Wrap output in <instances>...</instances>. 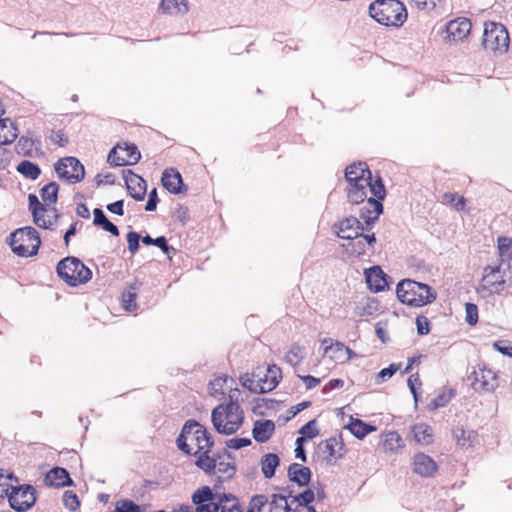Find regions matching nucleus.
<instances>
[{
    "label": "nucleus",
    "mask_w": 512,
    "mask_h": 512,
    "mask_svg": "<svg viewBox=\"0 0 512 512\" xmlns=\"http://www.w3.org/2000/svg\"><path fill=\"white\" fill-rule=\"evenodd\" d=\"M396 296L402 304L417 308L433 303L437 292L426 283L407 278L397 283Z\"/></svg>",
    "instance_id": "1"
},
{
    "label": "nucleus",
    "mask_w": 512,
    "mask_h": 512,
    "mask_svg": "<svg viewBox=\"0 0 512 512\" xmlns=\"http://www.w3.org/2000/svg\"><path fill=\"white\" fill-rule=\"evenodd\" d=\"M59 184L51 181L40 189V196L43 203L40 202L36 194L28 195V209L32 215L33 223L42 229H52V220H46L45 213L49 211L48 207L58 201Z\"/></svg>",
    "instance_id": "2"
},
{
    "label": "nucleus",
    "mask_w": 512,
    "mask_h": 512,
    "mask_svg": "<svg viewBox=\"0 0 512 512\" xmlns=\"http://www.w3.org/2000/svg\"><path fill=\"white\" fill-rule=\"evenodd\" d=\"M244 419V411L239 402L221 403L211 413L215 431L226 436L235 434L243 425Z\"/></svg>",
    "instance_id": "3"
},
{
    "label": "nucleus",
    "mask_w": 512,
    "mask_h": 512,
    "mask_svg": "<svg viewBox=\"0 0 512 512\" xmlns=\"http://www.w3.org/2000/svg\"><path fill=\"white\" fill-rule=\"evenodd\" d=\"M371 18L385 26L400 27L407 20L405 5L399 0H375L368 8Z\"/></svg>",
    "instance_id": "4"
},
{
    "label": "nucleus",
    "mask_w": 512,
    "mask_h": 512,
    "mask_svg": "<svg viewBox=\"0 0 512 512\" xmlns=\"http://www.w3.org/2000/svg\"><path fill=\"white\" fill-rule=\"evenodd\" d=\"M7 243L14 254L20 257H32L38 254L41 237L34 227L25 226L10 233Z\"/></svg>",
    "instance_id": "5"
},
{
    "label": "nucleus",
    "mask_w": 512,
    "mask_h": 512,
    "mask_svg": "<svg viewBox=\"0 0 512 512\" xmlns=\"http://www.w3.org/2000/svg\"><path fill=\"white\" fill-rule=\"evenodd\" d=\"M58 277L70 287H77L89 282L92 271L79 258L67 256L61 259L56 266Z\"/></svg>",
    "instance_id": "6"
},
{
    "label": "nucleus",
    "mask_w": 512,
    "mask_h": 512,
    "mask_svg": "<svg viewBox=\"0 0 512 512\" xmlns=\"http://www.w3.org/2000/svg\"><path fill=\"white\" fill-rule=\"evenodd\" d=\"M3 498L7 497L9 507L15 512L31 510L38 499V493L32 484L6 485L1 490Z\"/></svg>",
    "instance_id": "7"
},
{
    "label": "nucleus",
    "mask_w": 512,
    "mask_h": 512,
    "mask_svg": "<svg viewBox=\"0 0 512 512\" xmlns=\"http://www.w3.org/2000/svg\"><path fill=\"white\" fill-rule=\"evenodd\" d=\"M509 44L510 36L505 25L494 21L484 23L482 46L485 50L504 54L508 51Z\"/></svg>",
    "instance_id": "8"
},
{
    "label": "nucleus",
    "mask_w": 512,
    "mask_h": 512,
    "mask_svg": "<svg viewBox=\"0 0 512 512\" xmlns=\"http://www.w3.org/2000/svg\"><path fill=\"white\" fill-rule=\"evenodd\" d=\"M55 172L59 179L69 184H76L85 178V168L78 158L68 156L59 159L54 164Z\"/></svg>",
    "instance_id": "9"
},
{
    "label": "nucleus",
    "mask_w": 512,
    "mask_h": 512,
    "mask_svg": "<svg viewBox=\"0 0 512 512\" xmlns=\"http://www.w3.org/2000/svg\"><path fill=\"white\" fill-rule=\"evenodd\" d=\"M318 450L325 455L323 456V460L326 465H333L335 461L341 459L346 452L342 435L339 434L338 436H333L320 442Z\"/></svg>",
    "instance_id": "10"
},
{
    "label": "nucleus",
    "mask_w": 512,
    "mask_h": 512,
    "mask_svg": "<svg viewBox=\"0 0 512 512\" xmlns=\"http://www.w3.org/2000/svg\"><path fill=\"white\" fill-rule=\"evenodd\" d=\"M468 380L475 391L492 392L498 386L496 373L485 367L472 371L468 375Z\"/></svg>",
    "instance_id": "11"
},
{
    "label": "nucleus",
    "mask_w": 512,
    "mask_h": 512,
    "mask_svg": "<svg viewBox=\"0 0 512 512\" xmlns=\"http://www.w3.org/2000/svg\"><path fill=\"white\" fill-rule=\"evenodd\" d=\"M334 233L341 239L354 240L363 235L362 222L355 216L345 217L333 224Z\"/></svg>",
    "instance_id": "12"
},
{
    "label": "nucleus",
    "mask_w": 512,
    "mask_h": 512,
    "mask_svg": "<svg viewBox=\"0 0 512 512\" xmlns=\"http://www.w3.org/2000/svg\"><path fill=\"white\" fill-rule=\"evenodd\" d=\"M364 275L367 287L374 293L388 290L393 282L392 278L377 265L365 269Z\"/></svg>",
    "instance_id": "13"
},
{
    "label": "nucleus",
    "mask_w": 512,
    "mask_h": 512,
    "mask_svg": "<svg viewBox=\"0 0 512 512\" xmlns=\"http://www.w3.org/2000/svg\"><path fill=\"white\" fill-rule=\"evenodd\" d=\"M122 177L129 196L135 201H143L147 193L146 180L131 169H123Z\"/></svg>",
    "instance_id": "14"
},
{
    "label": "nucleus",
    "mask_w": 512,
    "mask_h": 512,
    "mask_svg": "<svg viewBox=\"0 0 512 512\" xmlns=\"http://www.w3.org/2000/svg\"><path fill=\"white\" fill-rule=\"evenodd\" d=\"M471 28L472 23L466 17L451 20L445 25L444 39L448 42L463 41L470 34Z\"/></svg>",
    "instance_id": "15"
},
{
    "label": "nucleus",
    "mask_w": 512,
    "mask_h": 512,
    "mask_svg": "<svg viewBox=\"0 0 512 512\" xmlns=\"http://www.w3.org/2000/svg\"><path fill=\"white\" fill-rule=\"evenodd\" d=\"M364 186L369 188L371 194L373 195L372 197L368 198V204H375L376 207H378L377 211L383 212V200L387 195V191L381 175L377 173L375 176H373L372 172L370 171V179L369 181L365 182Z\"/></svg>",
    "instance_id": "16"
},
{
    "label": "nucleus",
    "mask_w": 512,
    "mask_h": 512,
    "mask_svg": "<svg viewBox=\"0 0 512 512\" xmlns=\"http://www.w3.org/2000/svg\"><path fill=\"white\" fill-rule=\"evenodd\" d=\"M161 184L169 193L174 195L186 193L188 190L182 175L175 168H167L163 171Z\"/></svg>",
    "instance_id": "17"
},
{
    "label": "nucleus",
    "mask_w": 512,
    "mask_h": 512,
    "mask_svg": "<svg viewBox=\"0 0 512 512\" xmlns=\"http://www.w3.org/2000/svg\"><path fill=\"white\" fill-rule=\"evenodd\" d=\"M44 484L48 487L63 488L75 486L74 480L71 478L66 468L55 466L51 468L44 477Z\"/></svg>",
    "instance_id": "18"
},
{
    "label": "nucleus",
    "mask_w": 512,
    "mask_h": 512,
    "mask_svg": "<svg viewBox=\"0 0 512 512\" xmlns=\"http://www.w3.org/2000/svg\"><path fill=\"white\" fill-rule=\"evenodd\" d=\"M413 472L425 478H432L438 471V464L429 455L418 452L413 456Z\"/></svg>",
    "instance_id": "19"
},
{
    "label": "nucleus",
    "mask_w": 512,
    "mask_h": 512,
    "mask_svg": "<svg viewBox=\"0 0 512 512\" xmlns=\"http://www.w3.org/2000/svg\"><path fill=\"white\" fill-rule=\"evenodd\" d=\"M345 179L347 187L365 185V182L370 179V169L367 163L358 162L348 165L345 169Z\"/></svg>",
    "instance_id": "20"
},
{
    "label": "nucleus",
    "mask_w": 512,
    "mask_h": 512,
    "mask_svg": "<svg viewBox=\"0 0 512 512\" xmlns=\"http://www.w3.org/2000/svg\"><path fill=\"white\" fill-rule=\"evenodd\" d=\"M223 482V477L217 476V480L213 488L205 485L195 490L191 496L192 503L196 506L219 500L221 493L217 490L221 488Z\"/></svg>",
    "instance_id": "21"
},
{
    "label": "nucleus",
    "mask_w": 512,
    "mask_h": 512,
    "mask_svg": "<svg viewBox=\"0 0 512 512\" xmlns=\"http://www.w3.org/2000/svg\"><path fill=\"white\" fill-rule=\"evenodd\" d=\"M288 479L299 487L308 486L312 480V471L309 467L292 463L288 467Z\"/></svg>",
    "instance_id": "22"
},
{
    "label": "nucleus",
    "mask_w": 512,
    "mask_h": 512,
    "mask_svg": "<svg viewBox=\"0 0 512 512\" xmlns=\"http://www.w3.org/2000/svg\"><path fill=\"white\" fill-rule=\"evenodd\" d=\"M275 423L269 419L256 420L252 428V437L258 443H265L273 436Z\"/></svg>",
    "instance_id": "23"
},
{
    "label": "nucleus",
    "mask_w": 512,
    "mask_h": 512,
    "mask_svg": "<svg viewBox=\"0 0 512 512\" xmlns=\"http://www.w3.org/2000/svg\"><path fill=\"white\" fill-rule=\"evenodd\" d=\"M346 429H348L354 437L362 440L370 433L376 431L377 427L359 418L351 417Z\"/></svg>",
    "instance_id": "24"
},
{
    "label": "nucleus",
    "mask_w": 512,
    "mask_h": 512,
    "mask_svg": "<svg viewBox=\"0 0 512 512\" xmlns=\"http://www.w3.org/2000/svg\"><path fill=\"white\" fill-rule=\"evenodd\" d=\"M143 283L138 279L129 284L128 289L122 293V306L128 312H133L137 309V295Z\"/></svg>",
    "instance_id": "25"
},
{
    "label": "nucleus",
    "mask_w": 512,
    "mask_h": 512,
    "mask_svg": "<svg viewBox=\"0 0 512 512\" xmlns=\"http://www.w3.org/2000/svg\"><path fill=\"white\" fill-rule=\"evenodd\" d=\"M501 267L488 265L484 268L483 280L486 281L490 286L495 288V291L499 293L504 289L505 279L503 275H500Z\"/></svg>",
    "instance_id": "26"
},
{
    "label": "nucleus",
    "mask_w": 512,
    "mask_h": 512,
    "mask_svg": "<svg viewBox=\"0 0 512 512\" xmlns=\"http://www.w3.org/2000/svg\"><path fill=\"white\" fill-rule=\"evenodd\" d=\"M18 136V129L9 118H0V146L13 143Z\"/></svg>",
    "instance_id": "27"
},
{
    "label": "nucleus",
    "mask_w": 512,
    "mask_h": 512,
    "mask_svg": "<svg viewBox=\"0 0 512 512\" xmlns=\"http://www.w3.org/2000/svg\"><path fill=\"white\" fill-rule=\"evenodd\" d=\"M219 512H244L239 498L228 492H222L218 500Z\"/></svg>",
    "instance_id": "28"
},
{
    "label": "nucleus",
    "mask_w": 512,
    "mask_h": 512,
    "mask_svg": "<svg viewBox=\"0 0 512 512\" xmlns=\"http://www.w3.org/2000/svg\"><path fill=\"white\" fill-rule=\"evenodd\" d=\"M281 460L276 453H266L262 456L260 464L263 476L271 479L275 476L277 468L280 466Z\"/></svg>",
    "instance_id": "29"
},
{
    "label": "nucleus",
    "mask_w": 512,
    "mask_h": 512,
    "mask_svg": "<svg viewBox=\"0 0 512 512\" xmlns=\"http://www.w3.org/2000/svg\"><path fill=\"white\" fill-rule=\"evenodd\" d=\"M32 137L21 136L15 146L16 153L24 157L39 158L43 156V151H39V148L33 149Z\"/></svg>",
    "instance_id": "30"
},
{
    "label": "nucleus",
    "mask_w": 512,
    "mask_h": 512,
    "mask_svg": "<svg viewBox=\"0 0 512 512\" xmlns=\"http://www.w3.org/2000/svg\"><path fill=\"white\" fill-rule=\"evenodd\" d=\"M412 433L417 443L429 445L433 442V428L426 423H417L412 426Z\"/></svg>",
    "instance_id": "31"
},
{
    "label": "nucleus",
    "mask_w": 512,
    "mask_h": 512,
    "mask_svg": "<svg viewBox=\"0 0 512 512\" xmlns=\"http://www.w3.org/2000/svg\"><path fill=\"white\" fill-rule=\"evenodd\" d=\"M159 11L165 14H178L188 12L187 0H161L159 4Z\"/></svg>",
    "instance_id": "32"
},
{
    "label": "nucleus",
    "mask_w": 512,
    "mask_h": 512,
    "mask_svg": "<svg viewBox=\"0 0 512 512\" xmlns=\"http://www.w3.org/2000/svg\"><path fill=\"white\" fill-rule=\"evenodd\" d=\"M193 457L196 458V466L203 470L208 476H214L216 474L217 462H215V459L212 458L210 454L203 452L195 454L194 452Z\"/></svg>",
    "instance_id": "33"
},
{
    "label": "nucleus",
    "mask_w": 512,
    "mask_h": 512,
    "mask_svg": "<svg viewBox=\"0 0 512 512\" xmlns=\"http://www.w3.org/2000/svg\"><path fill=\"white\" fill-rule=\"evenodd\" d=\"M18 173L29 180H36L41 175V168L30 160H22L16 167Z\"/></svg>",
    "instance_id": "34"
},
{
    "label": "nucleus",
    "mask_w": 512,
    "mask_h": 512,
    "mask_svg": "<svg viewBox=\"0 0 512 512\" xmlns=\"http://www.w3.org/2000/svg\"><path fill=\"white\" fill-rule=\"evenodd\" d=\"M347 200L353 205L363 203L367 198V188L363 184L345 188Z\"/></svg>",
    "instance_id": "35"
},
{
    "label": "nucleus",
    "mask_w": 512,
    "mask_h": 512,
    "mask_svg": "<svg viewBox=\"0 0 512 512\" xmlns=\"http://www.w3.org/2000/svg\"><path fill=\"white\" fill-rule=\"evenodd\" d=\"M453 439L459 446H471L472 442L476 438L474 431H466L463 426H456L452 430Z\"/></svg>",
    "instance_id": "36"
},
{
    "label": "nucleus",
    "mask_w": 512,
    "mask_h": 512,
    "mask_svg": "<svg viewBox=\"0 0 512 512\" xmlns=\"http://www.w3.org/2000/svg\"><path fill=\"white\" fill-rule=\"evenodd\" d=\"M254 377H256L255 373H252L251 375L246 373L244 375H242L239 379L240 381V384L246 388L247 390H249L251 393H254V394H265L267 393V390H266V386L260 384V383H257L255 380H254Z\"/></svg>",
    "instance_id": "37"
},
{
    "label": "nucleus",
    "mask_w": 512,
    "mask_h": 512,
    "mask_svg": "<svg viewBox=\"0 0 512 512\" xmlns=\"http://www.w3.org/2000/svg\"><path fill=\"white\" fill-rule=\"evenodd\" d=\"M455 397V391L453 389H448L447 391H443L438 396L433 398L430 403L427 405L429 411H435L439 408L445 407L448 405L451 400Z\"/></svg>",
    "instance_id": "38"
},
{
    "label": "nucleus",
    "mask_w": 512,
    "mask_h": 512,
    "mask_svg": "<svg viewBox=\"0 0 512 512\" xmlns=\"http://www.w3.org/2000/svg\"><path fill=\"white\" fill-rule=\"evenodd\" d=\"M304 347L298 343H293L285 356L286 362L291 366H297L302 360H304Z\"/></svg>",
    "instance_id": "39"
},
{
    "label": "nucleus",
    "mask_w": 512,
    "mask_h": 512,
    "mask_svg": "<svg viewBox=\"0 0 512 512\" xmlns=\"http://www.w3.org/2000/svg\"><path fill=\"white\" fill-rule=\"evenodd\" d=\"M383 446L386 451L395 452L403 446V440L396 431H390L385 435Z\"/></svg>",
    "instance_id": "40"
},
{
    "label": "nucleus",
    "mask_w": 512,
    "mask_h": 512,
    "mask_svg": "<svg viewBox=\"0 0 512 512\" xmlns=\"http://www.w3.org/2000/svg\"><path fill=\"white\" fill-rule=\"evenodd\" d=\"M121 150L126 152V157H127L126 160L128 162L127 163L128 166L135 165L140 161L141 153L136 144L130 143V142H124L122 144Z\"/></svg>",
    "instance_id": "41"
},
{
    "label": "nucleus",
    "mask_w": 512,
    "mask_h": 512,
    "mask_svg": "<svg viewBox=\"0 0 512 512\" xmlns=\"http://www.w3.org/2000/svg\"><path fill=\"white\" fill-rule=\"evenodd\" d=\"M266 376L269 380V386L266 387L267 393L274 390L282 379L281 369L275 365H268Z\"/></svg>",
    "instance_id": "42"
},
{
    "label": "nucleus",
    "mask_w": 512,
    "mask_h": 512,
    "mask_svg": "<svg viewBox=\"0 0 512 512\" xmlns=\"http://www.w3.org/2000/svg\"><path fill=\"white\" fill-rule=\"evenodd\" d=\"M63 505L66 509H68L70 512H76L81 505L80 499L78 495L72 491V490H66L63 493Z\"/></svg>",
    "instance_id": "43"
},
{
    "label": "nucleus",
    "mask_w": 512,
    "mask_h": 512,
    "mask_svg": "<svg viewBox=\"0 0 512 512\" xmlns=\"http://www.w3.org/2000/svg\"><path fill=\"white\" fill-rule=\"evenodd\" d=\"M113 512H142V508L133 500L122 498L116 502Z\"/></svg>",
    "instance_id": "44"
},
{
    "label": "nucleus",
    "mask_w": 512,
    "mask_h": 512,
    "mask_svg": "<svg viewBox=\"0 0 512 512\" xmlns=\"http://www.w3.org/2000/svg\"><path fill=\"white\" fill-rule=\"evenodd\" d=\"M315 501V492L312 488H307L304 491L298 493L293 497L292 502H298L299 506H304L308 509L309 506H312L311 503Z\"/></svg>",
    "instance_id": "45"
},
{
    "label": "nucleus",
    "mask_w": 512,
    "mask_h": 512,
    "mask_svg": "<svg viewBox=\"0 0 512 512\" xmlns=\"http://www.w3.org/2000/svg\"><path fill=\"white\" fill-rule=\"evenodd\" d=\"M269 504L270 499L264 494H255L251 497L247 510H251L253 512H262L264 507Z\"/></svg>",
    "instance_id": "46"
},
{
    "label": "nucleus",
    "mask_w": 512,
    "mask_h": 512,
    "mask_svg": "<svg viewBox=\"0 0 512 512\" xmlns=\"http://www.w3.org/2000/svg\"><path fill=\"white\" fill-rule=\"evenodd\" d=\"M348 241L349 243L345 246V248L350 255L358 257L366 253V243L362 238Z\"/></svg>",
    "instance_id": "47"
},
{
    "label": "nucleus",
    "mask_w": 512,
    "mask_h": 512,
    "mask_svg": "<svg viewBox=\"0 0 512 512\" xmlns=\"http://www.w3.org/2000/svg\"><path fill=\"white\" fill-rule=\"evenodd\" d=\"M118 149H122L121 143H118L109 151L107 162L114 167L128 166L126 158L119 156L117 152Z\"/></svg>",
    "instance_id": "48"
},
{
    "label": "nucleus",
    "mask_w": 512,
    "mask_h": 512,
    "mask_svg": "<svg viewBox=\"0 0 512 512\" xmlns=\"http://www.w3.org/2000/svg\"><path fill=\"white\" fill-rule=\"evenodd\" d=\"M345 345L342 342L336 341L330 343L324 348V353H330V357L343 362Z\"/></svg>",
    "instance_id": "49"
},
{
    "label": "nucleus",
    "mask_w": 512,
    "mask_h": 512,
    "mask_svg": "<svg viewBox=\"0 0 512 512\" xmlns=\"http://www.w3.org/2000/svg\"><path fill=\"white\" fill-rule=\"evenodd\" d=\"M298 433L309 440L317 437L320 433V430L317 428V419L314 418L308 421L299 429Z\"/></svg>",
    "instance_id": "50"
},
{
    "label": "nucleus",
    "mask_w": 512,
    "mask_h": 512,
    "mask_svg": "<svg viewBox=\"0 0 512 512\" xmlns=\"http://www.w3.org/2000/svg\"><path fill=\"white\" fill-rule=\"evenodd\" d=\"M497 242L500 256L512 259V238L500 236Z\"/></svg>",
    "instance_id": "51"
},
{
    "label": "nucleus",
    "mask_w": 512,
    "mask_h": 512,
    "mask_svg": "<svg viewBox=\"0 0 512 512\" xmlns=\"http://www.w3.org/2000/svg\"><path fill=\"white\" fill-rule=\"evenodd\" d=\"M201 439L204 440V446H199V449L195 451V454H199L200 452L210 454L212 452V448L214 447V438L212 434L205 428L201 430Z\"/></svg>",
    "instance_id": "52"
},
{
    "label": "nucleus",
    "mask_w": 512,
    "mask_h": 512,
    "mask_svg": "<svg viewBox=\"0 0 512 512\" xmlns=\"http://www.w3.org/2000/svg\"><path fill=\"white\" fill-rule=\"evenodd\" d=\"M465 321L469 326H475L478 323V307L475 303H465Z\"/></svg>",
    "instance_id": "53"
},
{
    "label": "nucleus",
    "mask_w": 512,
    "mask_h": 512,
    "mask_svg": "<svg viewBox=\"0 0 512 512\" xmlns=\"http://www.w3.org/2000/svg\"><path fill=\"white\" fill-rule=\"evenodd\" d=\"M254 401L256 405L252 408V411L259 416H265V413L259 410L262 404L265 405L267 409H274L275 405L278 403L277 400L271 398H255Z\"/></svg>",
    "instance_id": "54"
},
{
    "label": "nucleus",
    "mask_w": 512,
    "mask_h": 512,
    "mask_svg": "<svg viewBox=\"0 0 512 512\" xmlns=\"http://www.w3.org/2000/svg\"><path fill=\"white\" fill-rule=\"evenodd\" d=\"M417 333L420 336L428 335L431 332V322L424 315H418L415 320Z\"/></svg>",
    "instance_id": "55"
},
{
    "label": "nucleus",
    "mask_w": 512,
    "mask_h": 512,
    "mask_svg": "<svg viewBox=\"0 0 512 512\" xmlns=\"http://www.w3.org/2000/svg\"><path fill=\"white\" fill-rule=\"evenodd\" d=\"M49 140L59 147H66L69 144L68 136L64 133L62 129L51 130Z\"/></svg>",
    "instance_id": "56"
},
{
    "label": "nucleus",
    "mask_w": 512,
    "mask_h": 512,
    "mask_svg": "<svg viewBox=\"0 0 512 512\" xmlns=\"http://www.w3.org/2000/svg\"><path fill=\"white\" fill-rule=\"evenodd\" d=\"M172 217L182 226H185L189 221V210L186 206L178 204L175 210L172 212Z\"/></svg>",
    "instance_id": "57"
},
{
    "label": "nucleus",
    "mask_w": 512,
    "mask_h": 512,
    "mask_svg": "<svg viewBox=\"0 0 512 512\" xmlns=\"http://www.w3.org/2000/svg\"><path fill=\"white\" fill-rule=\"evenodd\" d=\"M140 233L136 231H130L126 234V240L128 243V250L131 252V254H135L139 248H140Z\"/></svg>",
    "instance_id": "58"
},
{
    "label": "nucleus",
    "mask_w": 512,
    "mask_h": 512,
    "mask_svg": "<svg viewBox=\"0 0 512 512\" xmlns=\"http://www.w3.org/2000/svg\"><path fill=\"white\" fill-rule=\"evenodd\" d=\"M225 444L229 449L239 450L241 448L250 446L252 444V441L248 437H235L227 440Z\"/></svg>",
    "instance_id": "59"
},
{
    "label": "nucleus",
    "mask_w": 512,
    "mask_h": 512,
    "mask_svg": "<svg viewBox=\"0 0 512 512\" xmlns=\"http://www.w3.org/2000/svg\"><path fill=\"white\" fill-rule=\"evenodd\" d=\"M161 249V251L170 257L171 254H176L177 250L173 246L169 245L167 238L161 235L155 238L154 245Z\"/></svg>",
    "instance_id": "60"
},
{
    "label": "nucleus",
    "mask_w": 512,
    "mask_h": 512,
    "mask_svg": "<svg viewBox=\"0 0 512 512\" xmlns=\"http://www.w3.org/2000/svg\"><path fill=\"white\" fill-rule=\"evenodd\" d=\"M216 471H218L221 474L228 473V475L225 478H223V479H224V481L225 480H229L236 473V465H235V463H229V462L226 463L224 461L223 462H217Z\"/></svg>",
    "instance_id": "61"
},
{
    "label": "nucleus",
    "mask_w": 512,
    "mask_h": 512,
    "mask_svg": "<svg viewBox=\"0 0 512 512\" xmlns=\"http://www.w3.org/2000/svg\"><path fill=\"white\" fill-rule=\"evenodd\" d=\"M401 364L391 363L388 367L383 368L377 374V382L380 383L391 378L400 368Z\"/></svg>",
    "instance_id": "62"
},
{
    "label": "nucleus",
    "mask_w": 512,
    "mask_h": 512,
    "mask_svg": "<svg viewBox=\"0 0 512 512\" xmlns=\"http://www.w3.org/2000/svg\"><path fill=\"white\" fill-rule=\"evenodd\" d=\"M493 347L496 351L504 356L512 358V342L508 340H498L493 343Z\"/></svg>",
    "instance_id": "63"
},
{
    "label": "nucleus",
    "mask_w": 512,
    "mask_h": 512,
    "mask_svg": "<svg viewBox=\"0 0 512 512\" xmlns=\"http://www.w3.org/2000/svg\"><path fill=\"white\" fill-rule=\"evenodd\" d=\"M379 310V301L375 298H368L362 308L361 316H372Z\"/></svg>",
    "instance_id": "64"
}]
</instances>
